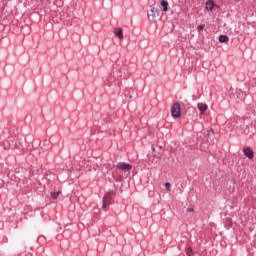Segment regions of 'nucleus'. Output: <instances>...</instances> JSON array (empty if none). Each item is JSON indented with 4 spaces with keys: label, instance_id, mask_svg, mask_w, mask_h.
Masks as SVG:
<instances>
[{
    "label": "nucleus",
    "instance_id": "12",
    "mask_svg": "<svg viewBox=\"0 0 256 256\" xmlns=\"http://www.w3.org/2000/svg\"><path fill=\"white\" fill-rule=\"evenodd\" d=\"M186 255H188V256L193 255V248L189 247V248L186 250Z\"/></svg>",
    "mask_w": 256,
    "mask_h": 256
},
{
    "label": "nucleus",
    "instance_id": "8",
    "mask_svg": "<svg viewBox=\"0 0 256 256\" xmlns=\"http://www.w3.org/2000/svg\"><path fill=\"white\" fill-rule=\"evenodd\" d=\"M114 35H116V37H118L120 39H123V29L115 28Z\"/></svg>",
    "mask_w": 256,
    "mask_h": 256
},
{
    "label": "nucleus",
    "instance_id": "14",
    "mask_svg": "<svg viewBox=\"0 0 256 256\" xmlns=\"http://www.w3.org/2000/svg\"><path fill=\"white\" fill-rule=\"evenodd\" d=\"M116 65H118V67H121V65H123V60L118 59V60L116 61Z\"/></svg>",
    "mask_w": 256,
    "mask_h": 256
},
{
    "label": "nucleus",
    "instance_id": "6",
    "mask_svg": "<svg viewBox=\"0 0 256 256\" xmlns=\"http://www.w3.org/2000/svg\"><path fill=\"white\" fill-rule=\"evenodd\" d=\"M197 107L199 109V111H201V115H203V113H205V111H207V104H203V103H198Z\"/></svg>",
    "mask_w": 256,
    "mask_h": 256
},
{
    "label": "nucleus",
    "instance_id": "10",
    "mask_svg": "<svg viewBox=\"0 0 256 256\" xmlns=\"http://www.w3.org/2000/svg\"><path fill=\"white\" fill-rule=\"evenodd\" d=\"M220 43H227L229 41V36L227 35H220L219 36Z\"/></svg>",
    "mask_w": 256,
    "mask_h": 256
},
{
    "label": "nucleus",
    "instance_id": "5",
    "mask_svg": "<svg viewBox=\"0 0 256 256\" xmlns=\"http://www.w3.org/2000/svg\"><path fill=\"white\" fill-rule=\"evenodd\" d=\"M157 15H159V10H157L155 7H152L148 13V19H155Z\"/></svg>",
    "mask_w": 256,
    "mask_h": 256
},
{
    "label": "nucleus",
    "instance_id": "2",
    "mask_svg": "<svg viewBox=\"0 0 256 256\" xmlns=\"http://www.w3.org/2000/svg\"><path fill=\"white\" fill-rule=\"evenodd\" d=\"M116 167L119 169V171H124V173H127V171H131V169H133V165L125 162H119Z\"/></svg>",
    "mask_w": 256,
    "mask_h": 256
},
{
    "label": "nucleus",
    "instance_id": "17",
    "mask_svg": "<svg viewBox=\"0 0 256 256\" xmlns=\"http://www.w3.org/2000/svg\"><path fill=\"white\" fill-rule=\"evenodd\" d=\"M129 99H133V95H130V96H129Z\"/></svg>",
    "mask_w": 256,
    "mask_h": 256
},
{
    "label": "nucleus",
    "instance_id": "15",
    "mask_svg": "<svg viewBox=\"0 0 256 256\" xmlns=\"http://www.w3.org/2000/svg\"><path fill=\"white\" fill-rule=\"evenodd\" d=\"M197 29L198 31H203V29H205V24L199 25Z\"/></svg>",
    "mask_w": 256,
    "mask_h": 256
},
{
    "label": "nucleus",
    "instance_id": "13",
    "mask_svg": "<svg viewBox=\"0 0 256 256\" xmlns=\"http://www.w3.org/2000/svg\"><path fill=\"white\" fill-rule=\"evenodd\" d=\"M164 185H165L167 191H171V183L166 182Z\"/></svg>",
    "mask_w": 256,
    "mask_h": 256
},
{
    "label": "nucleus",
    "instance_id": "11",
    "mask_svg": "<svg viewBox=\"0 0 256 256\" xmlns=\"http://www.w3.org/2000/svg\"><path fill=\"white\" fill-rule=\"evenodd\" d=\"M59 195H61V191L51 192L52 199H57V197H59Z\"/></svg>",
    "mask_w": 256,
    "mask_h": 256
},
{
    "label": "nucleus",
    "instance_id": "1",
    "mask_svg": "<svg viewBox=\"0 0 256 256\" xmlns=\"http://www.w3.org/2000/svg\"><path fill=\"white\" fill-rule=\"evenodd\" d=\"M171 115L174 119H179V117H181V104H173V106L171 107Z\"/></svg>",
    "mask_w": 256,
    "mask_h": 256
},
{
    "label": "nucleus",
    "instance_id": "7",
    "mask_svg": "<svg viewBox=\"0 0 256 256\" xmlns=\"http://www.w3.org/2000/svg\"><path fill=\"white\" fill-rule=\"evenodd\" d=\"M160 5L161 7H163L162 11H164V13H167V11H169V2H167L166 0H162Z\"/></svg>",
    "mask_w": 256,
    "mask_h": 256
},
{
    "label": "nucleus",
    "instance_id": "3",
    "mask_svg": "<svg viewBox=\"0 0 256 256\" xmlns=\"http://www.w3.org/2000/svg\"><path fill=\"white\" fill-rule=\"evenodd\" d=\"M112 201H113V196L111 195V193H107L103 198L102 208L107 209V207L111 205Z\"/></svg>",
    "mask_w": 256,
    "mask_h": 256
},
{
    "label": "nucleus",
    "instance_id": "4",
    "mask_svg": "<svg viewBox=\"0 0 256 256\" xmlns=\"http://www.w3.org/2000/svg\"><path fill=\"white\" fill-rule=\"evenodd\" d=\"M243 153L245 157H248L249 159H253V157H255V153L253 152V149H251L250 147L244 148Z\"/></svg>",
    "mask_w": 256,
    "mask_h": 256
},
{
    "label": "nucleus",
    "instance_id": "16",
    "mask_svg": "<svg viewBox=\"0 0 256 256\" xmlns=\"http://www.w3.org/2000/svg\"><path fill=\"white\" fill-rule=\"evenodd\" d=\"M193 208H187V213H193Z\"/></svg>",
    "mask_w": 256,
    "mask_h": 256
},
{
    "label": "nucleus",
    "instance_id": "9",
    "mask_svg": "<svg viewBox=\"0 0 256 256\" xmlns=\"http://www.w3.org/2000/svg\"><path fill=\"white\" fill-rule=\"evenodd\" d=\"M213 7H215V3L213 2V0H209L208 2H206L207 11H213Z\"/></svg>",
    "mask_w": 256,
    "mask_h": 256
}]
</instances>
